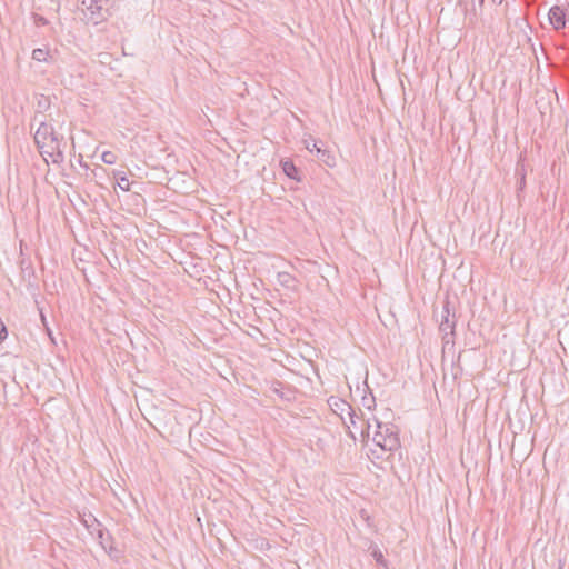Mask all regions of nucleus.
<instances>
[{
  "instance_id": "nucleus-13",
  "label": "nucleus",
  "mask_w": 569,
  "mask_h": 569,
  "mask_svg": "<svg viewBox=\"0 0 569 569\" xmlns=\"http://www.w3.org/2000/svg\"><path fill=\"white\" fill-rule=\"evenodd\" d=\"M48 57V51L41 48L34 49L32 51V59L39 62L46 61Z\"/></svg>"
},
{
  "instance_id": "nucleus-16",
  "label": "nucleus",
  "mask_w": 569,
  "mask_h": 569,
  "mask_svg": "<svg viewBox=\"0 0 569 569\" xmlns=\"http://www.w3.org/2000/svg\"><path fill=\"white\" fill-rule=\"evenodd\" d=\"M109 533L103 529H98V539L104 550H107V541L109 540Z\"/></svg>"
},
{
  "instance_id": "nucleus-14",
  "label": "nucleus",
  "mask_w": 569,
  "mask_h": 569,
  "mask_svg": "<svg viewBox=\"0 0 569 569\" xmlns=\"http://www.w3.org/2000/svg\"><path fill=\"white\" fill-rule=\"evenodd\" d=\"M101 160L107 164H113L117 161V156L112 151H104L101 154Z\"/></svg>"
},
{
  "instance_id": "nucleus-6",
  "label": "nucleus",
  "mask_w": 569,
  "mask_h": 569,
  "mask_svg": "<svg viewBox=\"0 0 569 569\" xmlns=\"http://www.w3.org/2000/svg\"><path fill=\"white\" fill-rule=\"evenodd\" d=\"M453 328H455V321H453V319H450L449 309L446 306L442 311V319H441L439 329L441 332L445 333V338H446L448 335H453Z\"/></svg>"
},
{
  "instance_id": "nucleus-4",
  "label": "nucleus",
  "mask_w": 569,
  "mask_h": 569,
  "mask_svg": "<svg viewBox=\"0 0 569 569\" xmlns=\"http://www.w3.org/2000/svg\"><path fill=\"white\" fill-rule=\"evenodd\" d=\"M503 0H490V7H497L502 3ZM486 6V0H478V6L471 0V9L466 10V18L472 23L479 16L482 14L483 8Z\"/></svg>"
},
{
  "instance_id": "nucleus-10",
  "label": "nucleus",
  "mask_w": 569,
  "mask_h": 569,
  "mask_svg": "<svg viewBox=\"0 0 569 569\" xmlns=\"http://www.w3.org/2000/svg\"><path fill=\"white\" fill-rule=\"evenodd\" d=\"M281 164H282V170L287 177H289L290 179L299 180V178L297 177L298 169L296 168L295 163L291 160L282 161Z\"/></svg>"
},
{
  "instance_id": "nucleus-7",
  "label": "nucleus",
  "mask_w": 569,
  "mask_h": 569,
  "mask_svg": "<svg viewBox=\"0 0 569 569\" xmlns=\"http://www.w3.org/2000/svg\"><path fill=\"white\" fill-rule=\"evenodd\" d=\"M277 280L280 286L290 290H296L297 280L289 272H278Z\"/></svg>"
},
{
  "instance_id": "nucleus-11",
  "label": "nucleus",
  "mask_w": 569,
  "mask_h": 569,
  "mask_svg": "<svg viewBox=\"0 0 569 569\" xmlns=\"http://www.w3.org/2000/svg\"><path fill=\"white\" fill-rule=\"evenodd\" d=\"M317 157L320 161L325 162L329 167H332L335 163L333 156L322 147L320 149H317Z\"/></svg>"
},
{
  "instance_id": "nucleus-3",
  "label": "nucleus",
  "mask_w": 569,
  "mask_h": 569,
  "mask_svg": "<svg viewBox=\"0 0 569 569\" xmlns=\"http://www.w3.org/2000/svg\"><path fill=\"white\" fill-rule=\"evenodd\" d=\"M109 0H81V11L87 22L98 24L108 17Z\"/></svg>"
},
{
  "instance_id": "nucleus-15",
  "label": "nucleus",
  "mask_w": 569,
  "mask_h": 569,
  "mask_svg": "<svg viewBox=\"0 0 569 569\" xmlns=\"http://www.w3.org/2000/svg\"><path fill=\"white\" fill-rule=\"evenodd\" d=\"M305 147L307 150H309L310 152H313L316 151L317 152V149H320L321 147L318 144V141L312 139L311 137L309 139H306L305 141Z\"/></svg>"
},
{
  "instance_id": "nucleus-20",
  "label": "nucleus",
  "mask_w": 569,
  "mask_h": 569,
  "mask_svg": "<svg viewBox=\"0 0 569 569\" xmlns=\"http://www.w3.org/2000/svg\"><path fill=\"white\" fill-rule=\"evenodd\" d=\"M333 399H335V398H331V399H330V401H329L330 406H331V407H336L338 410H340V411H341V408H342V407H341V405H340V403H339L338 406H333V405H332V403H333Z\"/></svg>"
},
{
  "instance_id": "nucleus-17",
  "label": "nucleus",
  "mask_w": 569,
  "mask_h": 569,
  "mask_svg": "<svg viewBox=\"0 0 569 569\" xmlns=\"http://www.w3.org/2000/svg\"><path fill=\"white\" fill-rule=\"evenodd\" d=\"M375 419L376 418H373L372 421L370 419H368L366 421V427L361 430L362 437H365V436L369 437L371 429L375 430Z\"/></svg>"
},
{
  "instance_id": "nucleus-18",
  "label": "nucleus",
  "mask_w": 569,
  "mask_h": 569,
  "mask_svg": "<svg viewBox=\"0 0 569 569\" xmlns=\"http://www.w3.org/2000/svg\"><path fill=\"white\" fill-rule=\"evenodd\" d=\"M7 328L4 323L0 320V342H2L7 338Z\"/></svg>"
},
{
  "instance_id": "nucleus-9",
  "label": "nucleus",
  "mask_w": 569,
  "mask_h": 569,
  "mask_svg": "<svg viewBox=\"0 0 569 569\" xmlns=\"http://www.w3.org/2000/svg\"><path fill=\"white\" fill-rule=\"evenodd\" d=\"M339 403H340V405H341V407H342V408H341V413H342L343 411H347V412H348V416H349V419H350V423H351L353 427H356V425H357L356 419H358V416L356 415V412H355V410L352 409V407H351L348 402H346V401H343V400H341V399H333V403H332L333 406H338Z\"/></svg>"
},
{
  "instance_id": "nucleus-12",
  "label": "nucleus",
  "mask_w": 569,
  "mask_h": 569,
  "mask_svg": "<svg viewBox=\"0 0 569 569\" xmlns=\"http://www.w3.org/2000/svg\"><path fill=\"white\" fill-rule=\"evenodd\" d=\"M114 178L117 180V184L119 188L123 191H128L130 189V183L128 178L126 177L124 172L117 171L114 172Z\"/></svg>"
},
{
  "instance_id": "nucleus-2",
  "label": "nucleus",
  "mask_w": 569,
  "mask_h": 569,
  "mask_svg": "<svg viewBox=\"0 0 569 569\" xmlns=\"http://www.w3.org/2000/svg\"><path fill=\"white\" fill-rule=\"evenodd\" d=\"M372 441L383 451L397 450L400 447L398 428L393 423H386L375 419Z\"/></svg>"
},
{
  "instance_id": "nucleus-8",
  "label": "nucleus",
  "mask_w": 569,
  "mask_h": 569,
  "mask_svg": "<svg viewBox=\"0 0 569 569\" xmlns=\"http://www.w3.org/2000/svg\"><path fill=\"white\" fill-rule=\"evenodd\" d=\"M368 550L379 566L383 567L385 569H389L388 561L385 559L383 553L377 545L371 543Z\"/></svg>"
},
{
  "instance_id": "nucleus-19",
  "label": "nucleus",
  "mask_w": 569,
  "mask_h": 569,
  "mask_svg": "<svg viewBox=\"0 0 569 569\" xmlns=\"http://www.w3.org/2000/svg\"><path fill=\"white\" fill-rule=\"evenodd\" d=\"M36 22H37L38 24H47V23H48L47 19H46V18H43V17H41V16H39V17L37 16V18H36Z\"/></svg>"
},
{
  "instance_id": "nucleus-1",
  "label": "nucleus",
  "mask_w": 569,
  "mask_h": 569,
  "mask_svg": "<svg viewBox=\"0 0 569 569\" xmlns=\"http://www.w3.org/2000/svg\"><path fill=\"white\" fill-rule=\"evenodd\" d=\"M33 121L39 126L34 132V142L46 161L50 158L53 163H61L64 160L62 150V138H60L53 127L36 116Z\"/></svg>"
},
{
  "instance_id": "nucleus-5",
  "label": "nucleus",
  "mask_w": 569,
  "mask_h": 569,
  "mask_svg": "<svg viewBox=\"0 0 569 569\" xmlns=\"http://www.w3.org/2000/svg\"><path fill=\"white\" fill-rule=\"evenodd\" d=\"M549 21L556 30L563 29L566 27V10L560 6H553L550 8Z\"/></svg>"
}]
</instances>
